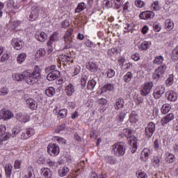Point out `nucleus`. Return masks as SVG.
<instances>
[{"label":"nucleus","instance_id":"5701e85b","mask_svg":"<svg viewBox=\"0 0 178 178\" xmlns=\"http://www.w3.org/2000/svg\"><path fill=\"white\" fill-rule=\"evenodd\" d=\"M165 27L168 31H170V30H173V27H175V24L173 21L170 19H167L165 22Z\"/></svg>","mask_w":178,"mask_h":178},{"label":"nucleus","instance_id":"c756f323","mask_svg":"<svg viewBox=\"0 0 178 178\" xmlns=\"http://www.w3.org/2000/svg\"><path fill=\"white\" fill-rule=\"evenodd\" d=\"M133 134V131H131L129 129H124L122 131V137H126L127 140L131 137V135Z\"/></svg>","mask_w":178,"mask_h":178},{"label":"nucleus","instance_id":"3c124183","mask_svg":"<svg viewBox=\"0 0 178 178\" xmlns=\"http://www.w3.org/2000/svg\"><path fill=\"white\" fill-rule=\"evenodd\" d=\"M105 160L108 163H111V165H115L116 163L115 159L112 156H107L105 157Z\"/></svg>","mask_w":178,"mask_h":178},{"label":"nucleus","instance_id":"1a4fd4ad","mask_svg":"<svg viewBox=\"0 0 178 178\" xmlns=\"http://www.w3.org/2000/svg\"><path fill=\"white\" fill-rule=\"evenodd\" d=\"M47 152L51 156H55L59 154V147L56 144H50L47 147Z\"/></svg>","mask_w":178,"mask_h":178},{"label":"nucleus","instance_id":"6e6d98bb","mask_svg":"<svg viewBox=\"0 0 178 178\" xmlns=\"http://www.w3.org/2000/svg\"><path fill=\"white\" fill-rule=\"evenodd\" d=\"M9 94V89L8 88H3L0 90V95L5 96Z\"/></svg>","mask_w":178,"mask_h":178},{"label":"nucleus","instance_id":"f3484780","mask_svg":"<svg viewBox=\"0 0 178 178\" xmlns=\"http://www.w3.org/2000/svg\"><path fill=\"white\" fill-rule=\"evenodd\" d=\"M151 154V151L149 150L148 148H145L143 149L140 154V159L144 162H147L148 158H149V155Z\"/></svg>","mask_w":178,"mask_h":178},{"label":"nucleus","instance_id":"338daca9","mask_svg":"<svg viewBox=\"0 0 178 178\" xmlns=\"http://www.w3.org/2000/svg\"><path fill=\"white\" fill-rule=\"evenodd\" d=\"M8 59H9V54L6 53L1 56V61L5 62V60H8Z\"/></svg>","mask_w":178,"mask_h":178},{"label":"nucleus","instance_id":"9b49d317","mask_svg":"<svg viewBox=\"0 0 178 178\" xmlns=\"http://www.w3.org/2000/svg\"><path fill=\"white\" fill-rule=\"evenodd\" d=\"M16 119L21 123H27V122L30 121V115L26 113H19L16 115Z\"/></svg>","mask_w":178,"mask_h":178},{"label":"nucleus","instance_id":"052dcab7","mask_svg":"<svg viewBox=\"0 0 178 178\" xmlns=\"http://www.w3.org/2000/svg\"><path fill=\"white\" fill-rule=\"evenodd\" d=\"M6 133V127L4 125H0V137Z\"/></svg>","mask_w":178,"mask_h":178},{"label":"nucleus","instance_id":"4d7b16f0","mask_svg":"<svg viewBox=\"0 0 178 178\" xmlns=\"http://www.w3.org/2000/svg\"><path fill=\"white\" fill-rule=\"evenodd\" d=\"M65 127H66V124H62L61 125L58 126L56 129V133H60V131H63Z\"/></svg>","mask_w":178,"mask_h":178},{"label":"nucleus","instance_id":"2f4dec72","mask_svg":"<svg viewBox=\"0 0 178 178\" xmlns=\"http://www.w3.org/2000/svg\"><path fill=\"white\" fill-rule=\"evenodd\" d=\"M42 173L45 178H51L52 176V172H51V170L49 168H42Z\"/></svg>","mask_w":178,"mask_h":178},{"label":"nucleus","instance_id":"9d476101","mask_svg":"<svg viewBox=\"0 0 178 178\" xmlns=\"http://www.w3.org/2000/svg\"><path fill=\"white\" fill-rule=\"evenodd\" d=\"M20 127L17 126L13 129L12 133L7 132L6 133V136H3V141H6V140H9L10 137H15L17 134H20Z\"/></svg>","mask_w":178,"mask_h":178},{"label":"nucleus","instance_id":"72a5a7b5","mask_svg":"<svg viewBox=\"0 0 178 178\" xmlns=\"http://www.w3.org/2000/svg\"><path fill=\"white\" fill-rule=\"evenodd\" d=\"M97 87V81L95 80L92 79L88 81L87 88L88 90H94Z\"/></svg>","mask_w":178,"mask_h":178},{"label":"nucleus","instance_id":"2eb2a0df","mask_svg":"<svg viewBox=\"0 0 178 178\" xmlns=\"http://www.w3.org/2000/svg\"><path fill=\"white\" fill-rule=\"evenodd\" d=\"M11 45H13L15 49L19 51V49L23 48V42L19 40L17 38H13L11 42Z\"/></svg>","mask_w":178,"mask_h":178},{"label":"nucleus","instance_id":"393cba45","mask_svg":"<svg viewBox=\"0 0 178 178\" xmlns=\"http://www.w3.org/2000/svg\"><path fill=\"white\" fill-rule=\"evenodd\" d=\"M13 118V113L12 111L7 110L3 113V120H9V119H12Z\"/></svg>","mask_w":178,"mask_h":178},{"label":"nucleus","instance_id":"aec40b11","mask_svg":"<svg viewBox=\"0 0 178 178\" xmlns=\"http://www.w3.org/2000/svg\"><path fill=\"white\" fill-rule=\"evenodd\" d=\"M124 106V100L122 98L117 99L115 100V104L114 105L115 109L119 111L120 109H123Z\"/></svg>","mask_w":178,"mask_h":178},{"label":"nucleus","instance_id":"c03bdc74","mask_svg":"<svg viewBox=\"0 0 178 178\" xmlns=\"http://www.w3.org/2000/svg\"><path fill=\"white\" fill-rule=\"evenodd\" d=\"M33 167L31 165H29L28 168V175H25L24 176V178H34L33 177Z\"/></svg>","mask_w":178,"mask_h":178},{"label":"nucleus","instance_id":"bb28decb","mask_svg":"<svg viewBox=\"0 0 178 178\" xmlns=\"http://www.w3.org/2000/svg\"><path fill=\"white\" fill-rule=\"evenodd\" d=\"M12 169H13V166L12 164L8 163L5 165V172L6 177H9L10 175H12Z\"/></svg>","mask_w":178,"mask_h":178},{"label":"nucleus","instance_id":"09e8293b","mask_svg":"<svg viewBox=\"0 0 178 178\" xmlns=\"http://www.w3.org/2000/svg\"><path fill=\"white\" fill-rule=\"evenodd\" d=\"M51 41H59V33L58 32H54L49 38Z\"/></svg>","mask_w":178,"mask_h":178},{"label":"nucleus","instance_id":"680f3d73","mask_svg":"<svg viewBox=\"0 0 178 178\" xmlns=\"http://www.w3.org/2000/svg\"><path fill=\"white\" fill-rule=\"evenodd\" d=\"M87 83V76H82L81 79V86L82 87H86V84Z\"/></svg>","mask_w":178,"mask_h":178},{"label":"nucleus","instance_id":"603ef678","mask_svg":"<svg viewBox=\"0 0 178 178\" xmlns=\"http://www.w3.org/2000/svg\"><path fill=\"white\" fill-rule=\"evenodd\" d=\"M80 70H81V68L79 65L74 66V71L72 72V76H77L79 73H80Z\"/></svg>","mask_w":178,"mask_h":178},{"label":"nucleus","instance_id":"cd10ccee","mask_svg":"<svg viewBox=\"0 0 178 178\" xmlns=\"http://www.w3.org/2000/svg\"><path fill=\"white\" fill-rule=\"evenodd\" d=\"M47 52L48 54H51L54 51V47H55V42L54 40H49L47 42Z\"/></svg>","mask_w":178,"mask_h":178},{"label":"nucleus","instance_id":"69168bd1","mask_svg":"<svg viewBox=\"0 0 178 178\" xmlns=\"http://www.w3.org/2000/svg\"><path fill=\"white\" fill-rule=\"evenodd\" d=\"M131 59H133V60H135L136 62H137V60H140V54L138 53L133 54L131 56Z\"/></svg>","mask_w":178,"mask_h":178},{"label":"nucleus","instance_id":"f257e3e1","mask_svg":"<svg viewBox=\"0 0 178 178\" xmlns=\"http://www.w3.org/2000/svg\"><path fill=\"white\" fill-rule=\"evenodd\" d=\"M41 77V71L38 66H35L33 69V72H31L30 70L24 71L22 74H13V79L15 81H22V80H25L27 84H35L38 81V79Z\"/></svg>","mask_w":178,"mask_h":178},{"label":"nucleus","instance_id":"412c9836","mask_svg":"<svg viewBox=\"0 0 178 178\" xmlns=\"http://www.w3.org/2000/svg\"><path fill=\"white\" fill-rule=\"evenodd\" d=\"M26 105H28L30 109H32L33 111H35V109H37V106L38 104H37V102H35V100L33 99H28L26 100Z\"/></svg>","mask_w":178,"mask_h":178},{"label":"nucleus","instance_id":"b1692460","mask_svg":"<svg viewBox=\"0 0 178 178\" xmlns=\"http://www.w3.org/2000/svg\"><path fill=\"white\" fill-rule=\"evenodd\" d=\"M70 170L69 168L64 166L63 168H60L58 170V175L59 176H60V177H63L65 176H66V175H67V173H69Z\"/></svg>","mask_w":178,"mask_h":178},{"label":"nucleus","instance_id":"a878e982","mask_svg":"<svg viewBox=\"0 0 178 178\" xmlns=\"http://www.w3.org/2000/svg\"><path fill=\"white\" fill-rule=\"evenodd\" d=\"M149 47H151V42L145 41L140 44L139 46V49H140V51H147Z\"/></svg>","mask_w":178,"mask_h":178},{"label":"nucleus","instance_id":"6ab92c4d","mask_svg":"<svg viewBox=\"0 0 178 178\" xmlns=\"http://www.w3.org/2000/svg\"><path fill=\"white\" fill-rule=\"evenodd\" d=\"M168 101L170 102H175L177 99V93L173 90H170L166 94Z\"/></svg>","mask_w":178,"mask_h":178},{"label":"nucleus","instance_id":"a19ab883","mask_svg":"<svg viewBox=\"0 0 178 178\" xmlns=\"http://www.w3.org/2000/svg\"><path fill=\"white\" fill-rule=\"evenodd\" d=\"M165 161L168 163H173V162L176 161V157H175V155L169 154L167 156Z\"/></svg>","mask_w":178,"mask_h":178},{"label":"nucleus","instance_id":"dca6fc26","mask_svg":"<svg viewBox=\"0 0 178 178\" xmlns=\"http://www.w3.org/2000/svg\"><path fill=\"white\" fill-rule=\"evenodd\" d=\"M163 94H165V88H159L154 91L153 97L155 98V99H159V98H161Z\"/></svg>","mask_w":178,"mask_h":178},{"label":"nucleus","instance_id":"f704fd0d","mask_svg":"<svg viewBox=\"0 0 178 178\" xmlns=\"http://www.w3.org/2000/svg\"><path fill=\"white\" fill-rule=\"evenodd\" d=\"M170 111V106L168 104H163L161 107V113L163 115H166V113H169Z\"/></svg>","mask_w":178,"mask_h":178},{"label":"nucleus","instance_id":"a211bd4d","mask_svg":"<svg viewBox=\"0 0 178 178\" xmlns=\"http://www.w3.org/2000/svg\"><path fill=\"white\" fill-rule=\"evenodd\" d=\"M128 140L130 141V145L132 146V149L134 151L132 152V154H134L137 149V138H136V136H133L132 134Z\"/></svg>","mask_w":178,"mask_h":178},{"label":"nucleus","instance_id":"473e14b6","mask_svg":"<svg viewBox=\"0 0 178 178\" xmlns=\"http://www.w3.org/2000/svg\"><path fill=\"white\" fill-rule=\"evenodd\" d=\"M65 92L70 97L73 95V92H74V88L73 87V85L72 83H70L65 88Z\"/></svg>","mask_w":178,"mask_h":178},{"label":"nucleus","instance_id":"e2e57ef3","mask_svg":"<svg viewBox=\"0 0 178 178\" xmlns=\"http://www.w3.org/2000/svg\"><path fill=\"white\" fill-rule=\"evenodd\" d=\"M135 4H136V6H137L138 8H143V6H144L145 5V3L143 1L138 0L135 1Z\"/></svg>","mask_w":178,"mask_h":178},{"label":"nucleus","instance_id":"4c0bfd02","mask_svg":"<svg viewBox=\"0 0 178 178\" xmlns=\"http://www.w3.org/2000/svg\"><path fill=\"white\" fill-rule=\"evenodd\" d=\"M56 91L54 87H49L48 89H46L45 94L47 97H52L55 95Z\"/></svg>","mask_w":178,"mask_h":178},{"label":"nucleus","instance_id":"c9c22d12","mask_svg":"<svg viewBox=\"0 0 178 178\" xmlns=\"http://www.w3.org/2000/svg\"><path fill=\"white\" fill-rule=\"evenodd\" d=\"M138 120V115H137L135 111H133L129 117V122L131 123H136Z\"/></svg>","mask_w":178,"mask_h":178},{"label":"nucleus","instance_id":"39448f33","mask_svg":"<svg viewBox=\"0 0 178 178\" xmlns=\"http://www.w3.org/2000/svg\"><path fill=\"white\" fill-rule=\"evenodd\" d=\"M166 72V65H160L153 73L152 78L154 80H159L163 77V73Z\"/></svg>","mask_w":178,"mask_h":178},{"label":"nucleus","instance_id":"bf43d9fd","mask_svg":"<svg viewBox=\"0 0 178 178\" xmlns=\"http://www.w3.org/2000/svg\"><path fill=\"white\" fill-rule=\"evenodd\" d=\"M161 161L158 159V157H155L153 161V165L154 168H159V163Z\"/></svg>","mask_w":178,"mask_h":178},{"label":"nucleus","instance_id":"7ed1b4c3","mask_svg":"<svg viewBox=\"0 0 178 178\" xmlns=\"http://www.w3.org/2000/svg\"><path fill=\"white\" fill-rule=\"evenodd\" d=\"M73 29H70L67 30L64 35L65 47L64 49H69L73 47V38H72Z\"/></svg>","mask_w":178,"mask_h":178},{"label":"nucleus","instance_id":"4be33fe9","mask_svg":"<svg viewBox=\"0 0 178 178\" xmlns=\"http://www.w3.org/2000/svg\"><path fill=\"white\" fill-rule=\"evenodd\" d=\"M35 38H36L38 41H40V42H45V40H47V35L45 33L41 32L40 33H36Z\"/></svg>","mask_w":178,"mask_h":178},{"label":"nucleus","instance_id":"79ce46f5","mask_svg":"<svg viewBox=\"0 0 178 178\" xmlns=\"http://www.w3.org/2000/svg\"><path fill=\"white\" fill-rule=\"evenodd\" d=\"M85 8H86V4L84 3H79L77 8H76L75 10L76 13H80V12H83Z\"/></svg>","mask_w":178,"mask_h":178},{"label":"nucleus","instance_id":"8fccbe9b","mask_svg":"<svg viewBox=\"0 0 178 178\" xmlns=\"http://www.w3.org/2000/svg\"><path fill=\"white\" fill-rule=\"evenodd\" d=\"M129 115V113L128 112H123V111H121L119 115H118V120L120 122H123V120H124V118H126V115Z\"/></svg>","mask_w":178,"mask_h":178},{"label":"nucleus","instance_id":"ddd939ff","mask_svg":"<svg viewBox=\"0 0 178 178\" xmlns=\"http://www.w3.org/2000/svg\"><path fill=\"white\" fill-rule=\"evenodd\" d=\"M175 119V114L170 113L167 114L165 117L162 118L161 120V124L163 126H165L169 123V122H172Z\"/></svg>","mask_w":178,"mask_h":178},{"label":"nucleus","instance_id":"ea45409f","mask_svg":"<svg viewBox=\"0 0 178 178\" xmlns=\"http://www.w3.org/2000/svg\"><path fill=\"white\" fill-rule=\"evenodd\" d=\"M163 63V56H156L153 61V63H154V65H162Z\"/></svg>","mask_w":178,"mask_h":178},{"label":"nucleus","instance_id":"a18cd8bd","mask_svg":"<svg viewBox=\"0 0 178 178\" xmlns=\"http://www.w3.org/2000/svg\"><path fill=\"white\" fill-rule=\"evenodd\" d=\"M26 54L22 53L21 54H19L17 58V60L19 63H23V62H24V60H26Z\"/></svg>","mask_w":178,"mask_h":178},{"label":"nucleus","instance_id":"f03ea898","mask_svg":"<svg viewBox=\"0 0 178 178\" xmlns=\"http://www.w3.org/2000/svg\"><path fill=\"white\" fill-rule=\"evenodd\" d=\"M112 152L116 156H123L126 152V147L123 143H118L113 145Z\"/></svg>","mask_w":178,"mask_h":178},{"label":"nucleus","instance_id":"774afa93","mask_svg":"<svg viewBox=\"0 0 178 178\" xmlns=\"http://www.w3.org/2000/svg\"><path fill=\"white\" fill-rule=\"evenodd\" d=\"M138 178H148V176L145 172H138Z\"/></svg>","mask_w":178,"mask_h":178},{"label":"nucleus","instance_id":"37998d69","mask_svg":"<svg viewBox=\"0 0 178 178\" xmlns=\"http://www.w3.org/2000/svg\"><path fill=\"white\" fill-rule=\"evenodd\" d=\"M133 79V74L131 72H128L126 75L124 76V80L125 83H129Z\"/></svg>","mask_w":178,"mask_h":178},{"label":"nucleus","instance_id":"49530a36","mask_svg":"<svg viewBox=\"0 0 178 178\" xmlns=\"http://www.w3.org/2000/svg\"><path fill=\"white\" fill-rule=\"evenodd\" d=\"M67 115V110L66 108H63L59 111L58 116H60V119H63V118H66Z\"/></svg>","mask_w":178,"mask_h":178},{"label":"nucleus","instance_id":"e433bc0d","mask_svg":"<svg viewBox=\"0 0 178 178\" xmlns=\"http://www.w3.org/2000/svg\"><path fill=\"white\" fill-rule=\"evenodd\" d=\"M113 90V85L112 83L106 84L102 88V92H106V91H112Z\"/></svg>","mask_w":178,"mask_h":178},{"label":"nucleus","instance_id":"de8ad7c7","mask_svg":"<svg viewBox=\"0 0 178 178\" xmlns=\"http://www.w3.org/2000/svg\"><path fill=\"white\" fill-rule=\"evenodd\" d=\"M172 59L174 60H178V46H177L172 51Z\"/></svg>","mask_w":178,"mask_h":178},{"label":"nucleus","instance_id":"13d9d810","mask_svg":"<svg viewBox=\"0 0 178 178\" xmlns=\"http://www.w3.org/2000/svg\"><path fill=\"white\" fill-rule=\"evenodd\" d=\"M153 28L156 33H159V31H161V25H159V23H154L153 24Z\"/></svg>","mask_w":178,"mask_h":178},{"label":"nucleus","instance_id":"20e7f679","mask_svg":"<svg viewBox=\"0 0 178 178\" xmlns=\"http://www.w3.org/2000/svg\"><path fill=\"white\" fill-rule=\"evenodd\" d=\"M153 88L154 83L152 81L145 83L140 90V95H143V97H147V95H148V94H149L151 91H152Z\"/></svg>","mask_w":178,"mask_h":178},{"label":"nucleus","instance_id":"c85d7f7f","mask_svg":"<svg viewBox=\"0 0 178 178\" xmlns=\"http://www.w3.org/2000/svg\"><path fill=\"white\" fill-rule=\"evenodd\" d=\"M86 68L90 72H97L98 66L95 63H88L86 65Z\"/></svg>","mask_w":178,"mask_h":178},{"label":"nucleus","instance_id":"864d4df0","mask_svg":"<svg viewBox=\"0 0 178 178\" xmlns=\"http://www.w3.org/2000/svg\"><path fill=\"white\" fill-rule=\"evenodd\" d=\"M165 83L168 87H170V86L173 84V74L169 75V77L167 79Z\"/></svg>","mask_w":178,"mask_h":178},{"label":"nucleus","instance_id":"423d86ee","mask_svg":"<svg viewBox=\"0 0 178 178\" xmlns=\"http://www.w3.org/2000/svg\"><path fill=\"white\" fill-rule=\"evenodd\" d=\"M155 132V124L154 122H149L147 126L145 128V136L147 138H151Z\"/></svg>","mask_w":178,"mask_h":178},{"label":"nucleus","instance_id":"6e6552de","mask_svg":"<svg viewBox=\"0 0 178 178\" xmlns=\"http://www.w3.org/2000/svg\"><path fill=\"white\" fill-rule=\"evenodd\" d=\"M34 133L35 132L32 128H28L25 130H21V131H19L22 140H27V138H30L31 136L34 135Z\"/></svg>","mask_w":178,"mask_h":178},{"label":"nucleus","instance_id":"0eeeda50","mask_svg":"<svg viewBox=\"0 0 178 178\" xmlns=\"http://www.w3.org/2000/svg\"><path fill=\"white\" fill-rule=\"evenodd\" d=\"M38 16H40V7L38 6H33L31 7V15H29V20L31 22H34L35 19L38 18Z\"/></svg>","mask_w":178,"mask_h":178},{"label":"nucleus","instance_id":"7c9ffc66","mask_svg":"<svg viewBox=\"0 0 178 178\" xmlns=\"http://www.w3.org/2000/svg\"><path fill=\"white\" fill-rule=\"evenodd\" d=\"M58 59L62 62H72V63H73V58L69 56L60 55L59 56Z\"/></svg>","mask_w":178,"mask_h":178},{"label":"nucleus","instance_id":"5fc2aeb1","mask_svg":"<svg viewBox=\"0 0 178 178\" xmlns=\"http://www.w3.org/2000/svg\"><path fill=\"white\" fill-rule=\"evenodd\" d=\"M108 54L110 56H115V55H118V50L116 49H115V48L110 49L108 51Z\"/></svg>","mask_w":178,"mask_h":178},{"label":"nucleus","instance_id":"f8f14e48","mask_svg":"<svg viewBox=\"0 0 178 178\" xmlns=\"http://www.w3.org/2000/svg\"><path fill=\"white\" fill-rule=\"evenodd\" d=\"M60 72L58 70L51 71L47 76V79L49 81H54V80H56L58 77H60Z\"/></svg>","mask_w":178,"mask_h":178},{"label":"nucleus","instance_id":"58836bf2","mask_svg":"<svg viewBox=\"0 0 178 178\" xmlns=\"http://www.w3.org/2000/svg\"><path fill=\"white\" fill-rule=\"evenodd\" d=\"M47 52L45 51V49L44 48H41L39 49L35 54V58H41L42 56H45V54Z\"/></svg>","mask_w":178,"mask_h":178},{"label":"nucleus","instance_id":"0e129e2a","mask_svg":"<svg viewBox=\"0 0 178 178\" xmlns=\"http://www.w3.org/2000/svg\"><path fill=\"white\" fill-rule=\"evenodd\" d=\"M113 76H115V70H108L107 72V77H108V79H111Z\"/></svg>","mask_w":178,"mask_h":178},{"label":"nucleus","instance_id":"4468645a","mask_svg":"<svg viewBox=\"0 0 178 178\" xmlns=\"http://www.w3.org/2000/svg\"><path fill=\"white\" fill-rule=\"evenodd\" d=\"M154 16H155V13H154V12H152V11H145V12L141 13L139 15L140 19H142L143 20H147L148 19H152V17H154Z\"/></svg>","mask_w":178,"mask_h":178}]
</instances>
